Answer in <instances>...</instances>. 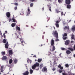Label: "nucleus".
Returning a JSON list of instances; mask_svg holds the SVG:
<instances>
[{
    "label": "nucleus",
    "instance_id": "nucleus-23",
    "mask_svg": "<svg viewBox=\"0 0 75 75\" xmlns=\"http://www.w3.org/2000/svg\"><path fill=\"white\" fill-rule=\"evenodd\" d=\"M42 62V59H38V62L41 63Z\"/></svg>",
    "mask_w": 75,
    "mask_h": 75
},
{
    "label": "nucleus",
    "instance_id": "nucleus-29",
    "mask_svg": "<svg viewBox=\"0 0 75 75\" xmlns=\"http://www.w3.org/2000/svg\"><path fill=\"white\" fill-rule=\"evenodd\" d=\"M65 67L67 68L69 67V64H65Z\"/></svg>",
    "mask_w": 75,
    "mask_h": 75
},
{
    "label": "nucleus",
    "instance_id": "nucleus-60",
    "mask_svg": "<svg viewBox=\"0 0 75 75\" xmlns=\"http://www.w3.org/2000/svg\"><path fill=\"white\" fill-rule=\"evenodd\" d=\"M22 40V39L20 38V41Z\"/></svg>",
    "mask_w": 75,
    "mask_h": 75
},
{
    "label": "nucleus",
    "instance_id": "nucleus-62",
    "mask_svg": "<svg viewBox=\"0 0 75 75\" xmlns=\"http://www.w3.org/2000/svg\"><path fill=\"white\" fill-rule=\"evenodd\" d=\"M43 34H45V32H43Z\"/></svg>",
    "mask_w": 75,
    "mask_h": 75
},
{
    "label": "nucleus",
    "instance_id": "nucleus-64",
    "mask_svg": "<svg viewBox=\"0 0 75 75\" xmlns=\"http://www.w3.org/2000/svg\"><path fill=\"white\" fill-rule=\"evenodd\" d=\"M72 75H75L74 74H72Z\"/></svg>",
    "mask_w": 75,
    "mask_h": 75
},
{
    "label": "nucleus",
    "instance_id": "nucleus-24",
    "mask_svg": "<svg viewBox=\"0 0 75 75\" xmlns=\"http://www.w3.org/2000/svg\"><path fill=\"white\" fill-rule=\"evenodd\" d=\"M12 62H13V60H11V59H10V60H9V64H11Z\"/></svg>",
    "mask_w": 75,
    "mask_h": 75
},
{
    "label": "nucleus",
    "instance_id": "nucleus-52",
    "mask_svg": "<svg viewBox=\"0 0 75 75\" xmlns=\"http://www.w3.org/2000/svg\"><path fill=\"white\" fill-rule=\"evenodd\" d=\"M7 33V32H6V31H5V33H4V34H6Z\"/></svg>",
    "mask_w": 75,
    "mask_h": 75
},
{
    "label": "nucleus",
    "instance_id": "nucleus-49",
    "mask_svg": "<svg viewBox=\"0 0 75 75\" xmlns=\"http://www.w3.org/2000/svg\"><path fill=\"white\" fill-rule=\"evenodd\" d=\"M35 0H30V1H31V2H33V1H34Z\"/></svg>",
    "mask_w": 75,
    "mask_h": 75
},
{
    "label": "nucleus",
    "instance_id": "nucleus-2",
    "mask_svg": "<svg viewBox=\"0 0 75 75\" xmlns=\"http://www.w3.org/2000/svg\"><path fill=\"white\" fill-rule=\"evenodd\" d=\"M52 35L55 36V38H58V32L57 31H53L52 32Z\"/></svg>",
    "mask_w": 75,
    "mask_h": 75
},
{
    "label": "nucleus",
    "instance_id": "nucleus-22",
    "mask_svg": "<svg viewBox=\"0 0 75 75\" xmlns=\"http://www.w3.org/2000/svg\"><path fill=\"white\" fill-rule=\"evenodd\" d=\"M16 29H17V30H18V31H20L21 30L20 29V27L18 26L16 27Z\"/></svg>",
    "mask_w": 75,
    "mask_h": 75
},
{
    "label": "nucleus",
    "instance_id": "nucleus-55",
    "mask_svg": "<svg viewBox=\"0 0 75 75\" xmlns=\"http://www.w3.org/2000/svg\"><path fill=\"white\" fill-rule=\"evenodd\" d=\"M17 38H18V36L17 35Z\"/></svg>",
    "mask_w": 75,
    "mask_h": 75
},
{
    "label": "nucleus",
    "instance_id": "nucleus-6",
    "mask_svg": "<svg viewBox=\"0 0 75 75\" xmlns=\"http://www.w3.org/2000/svg\"><path fill=\"white\" fill-rule=\"evenodd\" d=\"M68 49L72 52L74 50H75V45H74V46L73 47V48H72L71 47H69L68 48Z\"/></svg>",
    "mask_w": 75,
    "mask_h": 75
},
{
    "label": "nucleus",
    "instance_id": "nucleus-5",
    "mask_svg": "<svg viewBox=\"0 0 75 75\" xmlns=\"http://www.w3.org/2000/svg\"><path fill=\"white\" fill-rule=\"evenodd\" d=\"M68 35V34L67 33H64V34L63 35V40H66L67 39V35Z\"/></svg>",
    "mask_w": 75,
    "mask_h": 75
},
{
    "label": "nucleus",
    "instance_id": "nucleus-45",
    "mask_svg": "<svg viewBox=\"0 0 75 75\" xmlns=\"http://www.w3.org/2000/svg\"><path fill=\"white\" fill-rule=\"evenodd\" d=\"M52 70L53 71H56V69L54 68H53V69H52Z\"/></svg>",
    "mask_w": 75,
    "mask_h": 75
},
{
    "label": "nucleus",
    "instance_id": "nucleus-43",
    "mask_svg": "<svg viewBox=\"0 0 75 75\" xmlns=\"http://www.w3.org/2000/svg\"><path fill=\"white\" fill-rule=\"evenodd\" d=\"M59 12V11H58V10H56V13H58Z\"/></svg>",
    "mask_w": 75,
    "mask_h": 75
},
{
    "label": "nucleus",
    "instance_id": "nucleus-36",
    "mask_svg": "<svg viewBox=\"0 0 75 75\" xmlns=\"http://www.w3.org/2000/svg\"><path fill=\"white\" fill-rule=\"evenodd\" d=\"M63 29H64V30H67V26H65V27H64Z\"/></svg>",
    "mask_w": 75,
    "mask_h": 75
},
{
    "label": "nucleus",
    "instance_id": "nucleus-18",
    "mask_svg": "<svg viewBox=\"0 0 75 75\" xmlns=\"http://www.w3.org/2000/svg\"><path fill=\"white\" fill-rule=\"evenodd\" d=\"M9 20L10 21L13 20V22H16V20H15V19L13 18L12 19H10Z\"/></svg>",
    "mask_w": 75,
    "mask_h": 75
},
{
    "label": "nucleus",
    "instance_id": "nucleus-31",
    "mask_svg": "<svg viewBox=\"0 0 75 75\" xmlns=\"http://www.w3.org/2000/svg\"><path fill=\"white\" fill-rule=\"evenodd\" d=\"M12 25V27H13L16 25V24H15V23H12V25Z\"/></svg>",
    "mask_w": 75,
    "mask_h": 75
},
{
    "label": "nucleus",
    "instance_id": "nucleus-4",
    "mask_svg": "<svg viewBox=\"0 0 75 75\" xmlns=\"http://www.w3.org/2000/svg\"><path fill=\"white\" fill-rule=\"evenodd\" d=\"M38 67V63H36V64H34L33 66H32V69H35V67Z\"/></svg>",
    "mask_w": 75,
    "mask_h": 75
},
{
    "label": "nucleus",
    "instance_id": "nucleus-32",
    "mask_svg": "<svg viewBox=\"0 0 75 75\" xmlns=\"http://www.w3.org/2000/svg\"><path fill=\"white\" fill-rule=\"evenodd\" d=\"M27 62H28V63H30V59H28V60H27Z\"/></svg>",
    "mask_w": 75,
    "mask_h": 75
},
{
    "label": "nucleus",
    "instance_id": "nucleus-3",
    "mask_svg": "<svg viewBox=\"0 0 75 75\" xmlns=\"http://www.w3.org/2000/svg\"><path fill=\"white\" fill-rule=\"evenodd\" d=\"M54 40L52 39L51 40V46H53V48H52L51 50H54Z\"/></svg>",
    "mask_w": 75,
    "mask_h": 75
},
{
    "label": "nucleus",
    "instance_id": "nucleus-46",
    "mask_svg": "<svg viewBox=\"0 0 75 75\" xmlns=\"http://www.w3.org/2000/svg\"><path fill=\"white\" fill-rule=\"evenodd\" d=\"M64 13H63V12H61V15H62V16H64Z\"/></svg>",
    "mask_w": 75,
    "mask_h": 75
},
{
    "label": "nucleus",
    "instance_id": "nucleus-25",
    "mask_svg": "<svg viewBox=\"0 0 75 75\" xmlns=\"http://www.w3.org/2000/svg\"><path fill=\"white\" fill-rule=\"evenodd\" d=\"M47 6L48 8H49V10H51V6H50L47 5Z\"/></svg>",
    "mask_w": 75,
    "mask_h": 75
},
{
    "label": "nucleus",
    "instance_id": "nucleus-10",
    "mask_svg": "<svg viewBox=\"0 0 75 75\" xmlns=\"http://www.w3.org/2000/svg\"><path fill=\"white\" fill-rule=\"evenodd\" d=\"M66 3L67 4H69L71 3V2H70V0H66L65 1Z\"/></svg>",
    "mask_w": 75,
    "mask_h": 75
},
{
    "label": "nucleus",
    "instance_id": "nucleus-11",
    "mask_svg": "<svg viewBox=\"0 0 75 75\" xmlns=\"http://www.w3.org/2000/svg\"><path fill=\"white\" fill-rule=\"evenodd\" d=\"M8 59V58H6V56H3V57H2V60H6V59Z\"/></svg>",
    "mask_w": 75,
    "mask_h": 75
},
{
    "label": "nucleus",
    "instance_id": "nucleus-54",
    "mask_svg": "<svg viewBox=\"0 0 75 75\" xmlns=\"http://www.w3.org/2000/svg\"><path fill=\"white\" fill-rule=\"evenodd\" d=\"M73 56H74V57H75V54H74V55H73Z\"/></svg>",
    "mask_w": 75,
    "mask_h": 75
},
{
    "label": "nucleus",
    "instance_id": "nucleus-12",
    "mask_svg": "<svg viewBox=\"0 0 75 75\" xmlns=\"http://www.w3.org/2000/svg\"><path fill=\"white\" fill-rule=\"evenodd\" d=\"M71 30L72 31H75V25H74L73 26H72V28H71Z\"/></svg>",
    "mask_w": 75,
    "mask_h": 75
},
{
    "label": "nucleus",
    "instance_id": "nucleus-16",
    "mask_svg": "<svg viewBox=\"0 0 75 75\" xmlns=\"http://www.w3.org/2000/svg\"><path fill=\"white\" fill-rule=\"evenodd\" d=\"M39 66H40V69H42V64H40L39 63H38V67Z\"/></svg>",
    "mask_w": 75,
    "mask_h": 75
},
{
    "label": "nucleus",
    "instance_id": "nucleus-44",
    "mask_svg": "<svg viewBox=\"0 0 75 75\" xmlns=\"http://www.w3.org/2000/svg\"><path fill=\"white\" fill-rule=\"evenodd\" d=\"M61 50H65V48H61Z\"/></svg>",
    "mask_w": 75,
    "mask_h": 75
},
{
    "label": "nucleus",
    "instance_id": "nucleus-39",
    "mask_svg": "<svg viewBox=\"0 0 75 75\" xmlns=\"http://www.w3.org/2000/svg\"><path fill=\"white\" fill-rule=\"evenodd\" d=\"M62 75H67V73H62Z\"/></svg>",
    "mask_w": 75,
    "mask_h": 75
},
{
    "label": "nucleus",
    "instance_id": "nucleus-34",
    "mask_svg": "<svg viewBox=\"0 0 75 75\" xmlns=\"http://www.w3.org/2000/svg\"><path fill=\"white\" fill-rule=\"evenodd\" d=\"M33 74V70L30 69V74Z\"/></svg>",
    "mask_w": 75,
    "mask_h": 75
},
{
    "label": "nucleus",
    "instance_id": "nucleus-21",
    "mask_svg": "<svg viewBox=\"0 0 75 75\" xmlns=\"http://www.w3.org/2000/svg\"><path fill=\"white\" fill-rule=\"evenodd\" d=\"M1 54H2V55L4 56L6 54V53L4 52H1Z\"/></svg>",
    "mask_w": 75,
    "mask_h": 75
},
{
    "label": "nucleus",
    "instance_id": "nucleus-17",
    "mask_svg": "<svg viewBox=\"0 0 75 75\" xmlns=\"http://www.w3.org/2000/svg\"><path fill=\"white\" fill-rule=\"evenodd\" d=\"M66 54H71V51L70 50H67V51H66Z\"/></svg>",
    "mask_w": 75,
    "mask_h": 75
},
{
    "label": "nucleus",
    "instance_id": "nucleus-41",
    "mask_svg": "<svg viewBox=\"0 0 75 75\" xmlns=\"http://www.w3.org/2000/svg\"><path fill=\"white\" fill-rule=\"evenodd\" d=\"M14 5H15L16 6H18V3H14Z\"/></svg>",
    "mask_w": 75,
    "mask_h": 75
},
{
    "label": "nucleus",
    "instance_id": "nucleus-50",
    "mask_svg": "<svg viewBox=\"0 0 75 75\" xmlns=\"http://www.w3.org/2000/svg\"><path fill=\"white\" fill-rule=\"evenodd\" d=\"M3 36H4V38H6V35H4V33L3 34Z\"/></svg>",
    "mask_w": 75,
    "mask_h": 75
},
{
    "label": "nucleus",
    "instance_id": "nucleus-27",
    "mask_svg": "<svg viewBox=\"0 0 75 75\" xmlns=\"http://www.w3.org/2000/svg\"><path fill=\"white\" fill-rule=\"evenodd\" d=\"M17 62H18V60L17 59H15L14 60V62L15 63V64H17Z\"/></svg>",
    "mask_w": 75,
    "mask_h": 75
},
{
    "label": "nucleus",
    "instance_id": "nucleus-13",
    "mask_svg": "<svg viewBox=\"0 0 75 75\" xmlns=\"http://www.w3.org/2000/svg\"><path fill=\"white\" fill-rule=\"evenodd\" d=\"M9 54L10 55H13V51L11 50H9Z\"/></svg>",
    "mask_w": 75,
    "mask_h": 75
},
{
    "label": "nucleus",
    "instance_id": "nucleus-9",
    "mask_svg": "<svg viewBox=\"0 0 75 75\" xmlns=\"http://www.w3.org/2000/svg\"><path fill=\"white\" fill-rule=\"evenodd\" d=\"M42 71L47 72V68L46 67H43V69H42Z\"/></svg>",
    "mask_w": 75,
    "mask_h": 75
},
{
    "label": "nucleus",
    "instance_id": "nucleus-57",
    "mask_svg": "<svg viewBox=\"0 0 75 75\" xmlns=\"http://www.w3.org/2000/svg\"><path fill=\"white\" fill-rule=\"evenodd\" d=\"M67 29H68V30H69V27H67Z\"/></svg>",
    "mask_w": 75,
    "mask_h": 75
},
{
    "label": "nucleus",
    "instance_id": "nucleus-1",
    "mask_svg": "<svg viewBox=\"0 0 75 75\" xmlns=\"http://www.w3.org/2000/svg\"><path fill=\"white\" fill-rule=\"evenodd\" d=\"M3 43H6V44H5V48L8 49V42H6V40L5 39L3 40Z\"/></svg>",
    "mask_w": 75,
    "mask_h": 75
},
{
    "label": "nucleus",
    "instance_id": "nucleus-8",
    "mask_svg": "<svg viewBox=\"0 0 75 75\" xmlns=\"http://www.w3.org/2000/svg\"><path fill=\"white\" fill-rule=\"evenodd\" d=\"M69 43H70V41L67 40L66 41H65V45H68Z\"/></svg>",
    "mask_w": 75,
    "mask_h": 75
},
{
    "label": "nucleus",
    "instance_id": "nucleus-7",
    "mask_svg": "<svg viewBox=\"0 0 75 75\" xmlns=\"http://www.w3.org/2000/svg\"><path fill=\"white\" fill-rule=\"evenodd\" d=\"M6 16H7V18H10V17L11 16V13H10V12H7L6 13Z\"/></svg>",
    "mask_w": 75,
    "mask_h": 75
},
{
    "label": "nucleus",
    "instance_id": "nucleus-37",
    "mask_svg": "<svg viewBox=\"0 0 75 75\" xmlns=\"http://www.w3.org/2000/svg\"><path fill=\"white\" fill-rule=\"evenodd\" d=\"M71 38L72 40H74V35H72V37Z\"/></svg>",
    "mask_w": 75,
    "mask_h": 75
},
{
    "label": "nucleus",
    "instance_id": "nucleus-40",
    "mask_svg": "<svg viewBox=\"0 0 75 75\" xmlns=\"http://www.w3.org/2000/svg\"><path fill=\"white\" fill-rule=\"evenodd\" d=\"M59 21H56V23H57V24L59 23Z\"/></svg>",
    "mask_w": 75,
    "mask_h": 75
},
{
    "label": "nucleus",
    "instance_id": "nucleus-63",
    "mask_svg": "<svg viewBox=\"0 0 75 75\" xmlns=\"http://www.w3.org/2000/svg\"><path fill=\"white\" fill-rule=\"evenodd\" d=\"M28 10H30V9H29V7H28Z\"/></svg>",
    "mask_w": 75,
    "mask_h": 75
},
{
    "label": "nucleus",
    "instance_id": "nucleus-47",
    "mask_svg": "<svg viewBox=\"0 0 75 75\" xmlns=\"http://www.w3.org/2000/svg\"><path fill=\"white\" fill-rule=\"evenodd\" d=\"M42 45H45L40 44V45H39V46H40V47H42Z\"/></svg>",
    "mask_w": 75,
    "mask_h": 75
},
{
    "label": "nucleus",
    "instance_id": "nucleus-15",
    "mask_svg": "<svg viewBox=\"0 0 75 75\" xmlns=\"http://www.w3.org/2000/svg\"><path fill=\"white\" fill-rule=\"evenodd\" d=\"M58 68H60V69L63 70V67H62L61 66V64H59V65L58 66Z\"/></svg>",
    "mask_w": 75,
    "mask_h": 75
},
{
    "label": "nucleus",
    "instance_id": "nucleus-53",
    "mask_svg": "<svg viewBox=\"0 0 75 75\" xmlns=\"http://www.w3.org/2000/svg\"><path fill=\"white\" fill-rule=\"evenodd\" d=\"M74 43V41H71V43Z\"/></svg>",
    "mask_w": 75,
    "mask_h": 75
},
{
    "label": "nucleus",
    "instance_id": "nucleus-33",
    "mask_svg": "<svg viewBox=\"0 0 75 75\" xmlns=\"http://www.w3.org/2000/svg\"><path fill=\"white\" fill-rule=\"evenodd\" d=\"M55 25H56V27L59 28V24L56 23Z\"/></svg>",
    "mask_w": 75,
    "mask_h": 75
},
{
    "label": "nucleus",
    "instance_id": "nucleus-26",
    "mask_svg": "<svg viewBox=\"0 0 75 75\" xmlns=\"http://www.w3.org/2000/svg\"><path fill=\"white\" fill-rule=\"evenodd\" d=\"M67 8H69V9H70V8H71V5H68L67 6Z\"/></svg>",
    "mask_w": 75,
    "mask_h": 75
},
{
    "label": "nucleus",
    "instance_id": "nucleus-61",
    "mask_svg": "<svg viewBox=\"0 0 75 75\" xmlns=\"http://www.w3.org/2000/svg\"><path fill=\"white\" fill-rule=\"evenodd\" d=\"M15 35H17V33H15Z\"/></svg>",
    "mask_w": 75,
    "mask_h": 75
},
{
    "label": "nucleus",
    "instance_id": "nucleus-19",
    "mask_svg": "<svg viewBox=\"0 0 75 75\" xmlns=\"http://www.w3.org/2000/svg\"><path fill=\"white\" fill-rule=\"evenodd\" d=\"M30 10H28V11H27V16H28V15H30Z\"/></svg>",
    "mask_w": 75,
    "mask_h": 75
},
{
    "label": "nucleus",
    "instance_id": "nucleus-30",
    "mask_svg": "<svg viewBox=\"0 0 75 75\" xmlns=\"http://www.w3.org/2000/svg\"><path fill=\"white\" fill-rule=\"evenodd\" d=\"M21 43H22V45L23 46V45L25 44V42L22 41L21 42Z\"/></svg>",
    "mask_w": 75,
    "mask_h": 75
},
{
    "label": "nucleus",
    "instance_id": "nucleus-56",
    "mask_svg": "<svg viewBox=\"0 0 75 75\" xmlns=\"http://www.w3.org/2000/svg\"><path fill=\"white\" fill-rule=\"evenodd\" d=\"M33 57H35V56H33Z\"/></svg>",
    "mask_w": 75,
    "mask_h": 75
},
{
    "label": "nucleus",
    "instance_id": "nucleus-59",
    "mask_svg": "<svg viewBox=\"0 0 75 75\" xmlns=\"http://www.w3.org/2000/svg\"><path fill=\"white\" fill-rule=\"evenodd\" d=\"M71 1H73V0H70Z\"/></svg>",
    "mask_w": 75,
    "mask_h": 75
},
{
    "label": "nucleus",
    "instance_id": "nucleus-28",
    "mask_svg": "<svg viewBox=\"0 0 75 75\" xmlns=\"http://www.w3.org/2000/svg\"><path fill=\"white\" fill-rule=\"evenodd\" d=\"M33 5H34V3H31L30 4V7H33Z\"/></svg>",
    "mask_w": 75,
    "mask_h": 75
},
{
    "label": "nucleus",
    "instance_id": "nucleus-38",
    "mask_svg": "<svg viewBox=\"0 0 75 75\" xmlns=\"http://www.w3.org/2000/svg\"><path fill=\"white\" fill-rule=\"evenodd\" d=\"M63 72V71L61 70H59V73H62V72Z\"/></svg>",
    "mask_w": 75,
    "mask_h": 75
},
{
    "label": "nucleus",
    "instance_id": "nucleus-14",
    "mask_svg": "<svg viewBox=\"0 0 75 75\" xmlns=\"http://www.w3.org/2000/svg\"><path fill=\"white\" fill-rule=\"evenodd\" d=\"M28 71H26L25 73H23V75H28Z\"/></svg>",
    "mask_w": 75,
    "mask_h": 75
},
{
    "label": "nucleus",
    "instance_id": "nucleus-35",
    "mask_svg": "<svg viewBox=\"0 0 75 75\" xmlns=\"http://www.w3.org/2000/svg\"><path fill=\"white\" fill-rule=\"evenodd\" d=\"M56 64H57V63L56 62V60H54V65H56Z\"/></svg>",
    "mask_w": 75,
    "mask_h": 75
},
{
    "label": "nucleus",
    "instance_id": "nucleus-20",
    "mask_svg": "<svg viewBox=\"0 0 75 75\" xmlns=\"http://www.w3.org/2000/svg\"><path fill=\"white\" fill-rule=\"evenodd\" d=\"M3 68H4V66H1V72H3Z\"/></svg>",
    "mask_w": 75,
    "mask_h": 75
},
{
    "label": "nucleus",
    "instance_id": "nucleus-42",
    "mask_svg": "<svg viewBox=\"0 0 75 75\" xmlns=\"http://www.w3.org/2000/svg\"><path fill=\"white\" fill-rule=\"evenodd\" d=\"M61 0H58L59 3H61V2H62V1H61Z\"/></svg>",
    "mask_w": 75,
    "mask_h": 75
},
{
    "label": "nucleus",
    "instance_id": "nucleus-51",
    "mask_svg": "<svg viewBox=\"0 0 75 75\" xmlns=\"http://www.w3.org/2000/svg\"><path fill=\"white\" fill-rule=\"evenodd\" d=\"M56 41H59V39H57L56 40Z\"/></svg>",
    "mask_w": 75,
    "mask_h": 75
},
{
    "label": "nucleus",
    "instance_id": "nucleus-58",
    "mask_svg": "<svg viewBox=\"0 0 75 75\" xmlns=\"http://www.w3.org/2000/svg\"><path fill=\"white\" fill-rule=\"evenodd\" d=\"M42 10H44V7H43V8H42Z\"/></svg>",
    "mask_w": 75,
    "mask_h": 75
},
{
    "label": "nucleus",
    "instance_id": "nucleus-48",
    "mask_svg": "<svg viewBox=\"0 0 75 75\" xmlns=\"http://www.w3.org/2000/svg\"><path fill=\"white\" fill-rule=\"evenodd\" d=\"M17 6H16L14 8L15 10H17Z\"/></svg>",
    "mask_w": 75,
    "mask_h": 75
}]
</instances>
